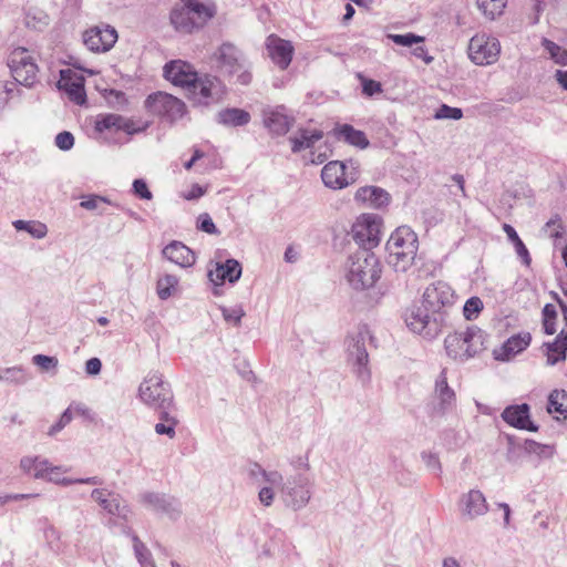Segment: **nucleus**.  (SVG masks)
Segmentation results:
<instances>
[{"instance_id": "1", "label": "nucleus", "mask_w": 567, "mask_h": 567, "mask_svg": "<svg viewBox=\"0 0 567 567\" xmlns=\"http://www.w3.org/2000/svg\"><path fill=\"white\" fill-rule=\"evenodd\" d=\"M163 71L165 79L186 90L188 97L195 104L209 105L221 97L220 81L208 74L199 76L194 66L186 61H169L164 65Z\"/></svg>"}, {"instance_id": "2", "label": "nucleus", "mask_w": 567, "mask_h": 567, "mask_svg": "<svg viewBox=\"0 0 567 567\" xmlns=\"http://www.w3.org/2000/svg\"><path fill=\"white\" fill-rule=\"evenodd\" d=\"M381 272L378 257L372 251L360 250L349 257L346 279L354 290H365L374 286Z\"/></svg>"}, {"instance_id": "3", "label": "nucleus", "mask_w": 567, "mask_h": 567, "mask_svg": "<svg viewBox=\"0 0 567 567\" xmlns=\"http://www.w3.org/2000/svg\"><path fill=\"white\" fill-rule=\"evenodd\" d=\"M417 236L408 226L398 227L386 241L388 262L395 271H406L417 252Z\"/></svg>"}, {"instance_id": "4", "label": "nucleus", "mask_w": 567, "mask_h": 567, "mask_svg": "<svg viewBox=\"0 0 567 567\" xmlns=\"http://www.w3.org/2000/svg\"><path fill=\"white\" fill-rule=\"evenodd\" d=\"M486 333L477 326H471L465 331L446 336L444 347L447 355L456 361H467L486 350Z\"/></svg>"}, {"instance_id": "5", "label": "nucleus", "mask_w": 567, "mask_h": 567, "mask_svg": "<svg viewBox=\"0 0 567 567\" xmlns=\"http://www.w3.org/2000/svg\"><path fill=\"white\" fill-rule=\"evenodd\" d=\"M141 401L155 410H169L173 405L174 395L168 382L158 371L150 372L138 386Z\"/></svg>"}, {"instance_id": "6", "label": "nucleus", "mask_w": 567, "mask_h": 567, "mask_svg": "<svg viewBox=\"0 0 567 567\" xmlns=\"http://www.w3.org/2000/svg\"><path fill=\"white\" fill-rule=\"evenodd\" d=\"M280 497L286 507L297 512L305 508L312 496L313 481L305 473L290 475L280 484Z\"/></svg>"}, {"instance_id": "7", "label": "nucleus", "mask_w": 567, "mask_h": 567, "mask_svg": "<svg viewBox=\"0 0 567 567\" xmlns=\"http://www.w3.org/2000/svg\"><path fill=\"white\" fill-rule=\"evenodd\" d=\"M217 65L224 72L235 75L237 82L247 85L251 81V73L248 71L243 53L231 43H223L214 54Z\"/></svg>"}, {"instance_id": "8", "label": "nucleus", "mask_w": 567, "mask_h": 567, "mask_svg": "<svg viewBox=\"0 0 567 567\" xmlns=\"http://www.w3.org/2000/svg\"><path fill=\"white\" fill-rule=\"evenodd\" d=\"M405 323L411 331L424 338H435L442 329V319L431 312L423 302L420 306H412L405 312Z\"/></svg>"}, {"instance_id": "9", "label": "nucleus", "mask_w": 567, "mask_h": 567, "mask_svg": "<svg viewBox=\"0 0 567 567\" xmlns=\"http://www.w3.org/2000/svg\"><path fill=\"white\" fill-rule=\"evenodd\" d=\"M382 219L375 214L360 215L351 228L353 240L362 250L371 251L381 240Z\"/></svg>"}, {"instance_id": "10", "label": "nucleus", "mask_w": 567, "mask_h": 567, "mask_svg": "<svg viewBox=\"0 0 567 567\" xmlns=\"http://www.w3.org/2000/svg\"><path fill=\"white\" fill-rule=\"evenodd\" d=\"M368 334V331H359L347 341L348 361L351 364L352 372L363 384L368 383L371 378L369 354L365 348Z\"/></svg>"}, {"instance_id": "11", "label": "nucleus", "mask_w": 567, "mask_h": 567, "mask_svg": "<svg viewBox=\"0 0 567 567\" xmlns=\"http://www.w3.org/2000/svg\"><path fill=\"white\" fill-rule=\"evenodd\" d=\"M8 65L17 83L31 86L35 82L38 66L25 48H16L9 55Z\"/></svg>"}, {"instance_id": "12", "label": "nucleus", "mask_w": 567, "mask_h": 567, "mask_svg": "<svg viewBox=\"0 0 567 567\" xmlns=\"http://www.w3.org/2000/svg\"><path fill=\"white\" fill-rule=\"evenodd\" d=\"M499 41L491 35L476 34L470 40L468 56L477 65H489L497 61Z\"/></svg>"}, {"instance_id": "13", "label": "nucleus", "mask_w": 567, "mask_h": 567, "mask_svg": "<svg viewBox=\"0 0 567 567\" xmlns=\"http://www.w3.org/2000/svg\"><path fill=\"white\" fill-rule=\"evenodd\" d=\"M455 404V392L449 386L446 370L443 369L435 380L430 415L432 419H441L450 413Z\"/></svg>"}, {"instance_id": "14", "label": "nucleus", "mask_w": 567, "mask_h": 567, "mask_svg": "<svg viewBox=\"0 0 567 567\" xmlns=\"http://www.w3.org/2000/svg\"><path fill=\"white\" fill-rule=\"evenodd\" d=\"M145 106L151 113L171 122L181 118L185 111V104L179 99L164 92L151 94L145 101Z\"/></svg>"}, {"instance_id": "15", "label": "nucleus", "mask_w": 567, "mask_h": 567, "mask_svg": "<svg viewBox=\"0 0 567 567\" xmlns=\"http://www.w3.org/2000/svg\"><path fill=\"white\" fill-rule=\"evenodd\" d=\"M352 169L348 172V166L343 162L332 161L326 164L321 171V178L324 185L332 189H341L353 184L358 178L357 168L350 162Z\"/></svg>"}, {"instance_id": "16", "label": "nucleus", "mask_w": 567, "mask_h": 567, "mask_svg": "<svg viewBox=\"0 0 567 567\" xmlns=\"http://www.w3.org/2000/svg\"><path fill=\"white\" fill-rule=\"evenodd\" d=\"M455 295L452 288L443 281L426 287L423 293V303L431 309L433 315H436L443 320L442 309L450 307L454 303Z\"/></svg>"}, {"instance_id": "17", "label": "nucleus", "mask_w": 567, "mask_h": 567, "mask_svg": "<svg viewBox=\"0 0 567 567\" xmlns=\"http://www.w3.org/2000/svg\"><path fill=\"white\" fill-rule=\"evenodd\" d=\"M140 501L146 508L169 519L176 520L182 515L181 502L171 495L146 492L141 495Z\"/></svg>"}, {"instance_id": "18", "label": "nucleus", "mask_w": 567, "mask_h": 567, "mask_svg": "<svg viewBox=\"0 0 567 567\" xmlns=\"http://www.w3.org/2000/svg\"><path fill=\"white\" fill-rule=\"evenodd\" d=\"M117 40V32L110 25H99L85 31L84 44L94 52L109 51Z\"/></svg>"}, {"instance_id": "19", "label": "nucleus", "mask_w": 567, "mask_h": 567, "mask_svg": "<svg viewBox=\"0 0 567 567\" xmlns=\"http://www.w3.org/2000/svg\"><path fill=\"white\" fill-rule=\"evenodd\" d=\"M91 497L110 515L128 519L130 508L118 494L105 488H94Z\"/></svg>"}, {"instance_id": "20", "label": "nucleus", "mask_w": 567, "mask_h": 567, "mask_svg": "<svg viewBox=\"0 0 567 567\" xmlns=\"http://www.w3.org/2000/svg\"><path fill=\"white\" fill-rule=\"evenodd\" d=\"M460 511L463 517L472 520L478 516L485 515L488 511V505L481 491L471 489L468 493L462 495Z\"/></svg>"}, {"instance_id": "21", "label": "nucleus", "mask_w": 567, "mask_h": 567, "mask_svg": "<svg viewBox=\"0 0 567 567\" xmlns=\"http://www.w3.org/2000/svg\"><path fill=\"white\" fill-rule=\"evenodd\" d=\"M502 419L513 427L530 432L538 431V426L529 419V406L526 403L507 406L502 412Z\"/></svg>"}, {"instance_id": "22", "label": "nucleus", "mask_w": 567, "mask_h": 567, "mask_svg": "<svg viewBox=\"0 0 567 567\" xmlns=\"http://www.w3.org/2000/svg\"><path fill=\"white\" fill-rule=\"evenodd\" d=\"M241 276V266L236 259H227L225 262H216L214 269L208 270V278L215 286L223 285L226 280L236 282Z\"/></svg>"}, {"instance_id": "23", "label": "nucleus", "mask_w": 567, "mask_h": 567, "mask_svg": "<svg viewBox=\"0 0 567 567\" xmlns=\"http://www.w3.org/2000/svg\"><path fill=\"white\" fill-rule=\"evenodd\" d=\"M69 467L62 465H53L49 463L47 475L43 481L53 483L61 486H70L73 484H87V485H101L102 480L99 476H91L84 478H70L63 477L62 474L68 473Z\"/></svg>"}, {"instance_id": "24", "label": "nucleus", "mask_w": 567, "mask_h": 567, "mask_svg": "<svg viewBox=\"0 0 567 567\" xmlns=\"http://www.w3.org/2000/svg\"><path fill=\"white\" fill-rule=\"evenodd\" d=\"M271 60L281 69L288 68L292 60L293 47L289 41L269 37L267 44Z\"/></svg>"}, {"instance_id": "25", "label": "nucleus", "mask_w": 567, "mask_h": 567, "mask_svg": "<svg viewBox=\"0 0 567 567\" xmlns=\"http://www.w3.org/2000/svg\"><path fill=\"white\" fill-rule=\"evenodd\" d=\"M266 127L276 135H285L291 127L293 118L286 113L284 106H278L265 113Z\"/></svg>"}, {"instance_id": "26", "label": "nucleus", "mask_w": 567, "mask_h": 567, "mask_svg": "<svg viewBox=\"0 0 567 567\" xmlns=\"http://www.w3.org/2000/svg\"><path fill=\"white\" fill-rule=\"evenodd\" d=\"M95 128L99 132L107 130L123 131L127 134H134L140 131L134 126L131 120H127L118 114L100 115L95 122Z\"/></svg>"}, {"instance_id": "27", "label": "nucleus", "mask_w": 567, "mask_h": 567, "mask_svg": "<svg viewBox=\"0 0 567 567\" xmlns=\"http://www.w3.org/2000/svg\"><path fill=\"white\" fill-rule=\"evenodd\" d=\"M66 73H70V71H61V80L59 82L60 89L68 94L72 102L78 105H83L86 101L83 79L81 76L73 79L66 76Z\"/></svg>"}, {"instance_id": "28", "label": "nucleus", "mask_w": 567, "mask_h": 567, "mask_svg": "<svg viewBox=\"0 0 567 567\" xmlns=\"http://www.w3.org/2000/svg\"><path fill=\"white\" fill-rule=\"evenodd\" d=\"M163 255L169 261L181 266L190 267L195 262L194 252L181 241H172L163 249Z\"/></svg>"}, {"instance_id": "29", "label": "nucleus", "mask_w": 567, "mask_h": 567, "mask_svg": "<svg viewBox=\"0 0 567 567\" xmlns=\"http://www.w3.org/2000/svg\"><path fill=\"white\" fill-rule=\"evenodd\" d=\"M50 461L38 455H25L20 460L19 468L35 480H44Z\"/></svg>"}, {"instance_id": "30", "label": "nucleus", "mask_w": 567, "mask_h": 567, "mask_svg": "<svg viewBox=\"0 0 567 567\" xmlns=\"http://www.w3.org/2000/svg\"><path fill=\"white\" fill-rule=\"evenodd\" d=\"M355 199L358 202L368 203L374 208H381L389 204L390 196L384 189L380 187L365 186L357 190Z\"/></svg>"}, {"instance_id": "31", "label": "nucleus", "mask_w": 567, "mask_h": 567, "mask_svg": "<svg viewBox=\"0 0 567 567\" xmlns=\"http://www.w3.org/2000/svg\"><path fill=\"white\" fill-rule=\"evenodd\" d=\"M171 22L177 31L184 33H190L194 29L200 28L185 3L171 12Z\"/></svg>"}, {"instance_id": "32", "label": "nucleus", "mask_w": 567, "mask_h": 567, "mask_svg": "<svg viewBox=\"0 0 567 567\" xmlns=\"http://www.w3.org/2000/svg\"><path fill=\"white\" fill-rule=\"evenodd\" d=\"M334 134L338 138L343 140L348 144L364 150L369 146V140L364 132L355 130L350 124L338 125L334 128Z\"/></svg>"}, {"instance_id": "33", "label": "nucleus", "mask_w": 567, "mask_h": 567, "mask_svg": "<svg viewBox=\"0 0 567 567\" xmlns=\"http://www.w3.org/2000/svg\"><path fill=\"white\" fill-rule=\"evenodd\" d=\"M546 349L547 364L554 365L566 359L567 352V333L560 331L553 342L544 343Z\"/></svg>"}, {"instance_id": "34", "label": "nucleus", "mask_w": 567, "mask_h": 567, "mask_svg": "<svg viewBox=\"0 0 567 567\" xmlns=\"http://www.w3.org/2000/svg\"><path fill=\"white\" fill-rule=\"evenodd\" d=\"M250 114L241 109L230 107L217 113V122L224 126H244L250 122Z\"/></svg>"}, {"instance_id": "35", "label": "nucleus", "mask_w": 567, "mask_h": 567, "mask_svg": "<svg viewBox=\"0 0 567 567\" xmlns=\"http://www.w3.org/2000/svg\"><path fill=\"white\" fill-rule=\"evenodd\" d=\"M195 20L202 27L206 21L212 19L215 14V6L210 0H182Z\"/></svg>"}, {"instance_id": "36", "label": "nucleus", "mask_w": 567, "mask_h": 567, "mask_svg": "<svg viewBox=\"0 0 567 567\" xmlns=\"http://www.w3.org/2000/svg\"><path fill=\"white\" fill-rule=\"evenodd\" d=\"M532 337L528 332L518 333L512 336L504 344H503V354L497 357L501 360H509L513 355L525 350L530 343Z\"/></svg>"}, {"instance_id": "37", "label": "nucleus", "mask_w": 567, "mask_h": 567, "mask_svg": "<svg viewBox=\"0 0 567 567\" xmlns=\"http://www.w3.org/2000/svg\"><path fill=\"white\" fill-rule=\"evenodd\" d=\"M322 137L323 133L320 130L310 131L307 128H301L298 131V135L289 138L292 144L291 150L293 153H298L302 150L310 148Z\"/></svg>"}, {"instance_id": "38", "label": "nucleus", "mask_w": 567, "mask_h": 567, "mask_svg": "<svg viewBox=\"0 0 567 567\" xmlns=\"http://www.w3.org/2000/svg\"><path fill=\"white\" fill-rule=\"evenodd\" d=\"M132 538L133 550L135 558L137 559L141 567H156L151 550L146 545L138 538V536L128 529L125 532Z\"/></svg>"}, {"instance_id": "39", "label": "nucleus", "mask_w": 567, "mask_h": 567, "mask_svg": "<svg viewBox=\"0 0 567 567\" xmlns=\"http://www.w3.org/2000/svg\"><path fill=\"white\" fill-rule=\"evenodd\" d=\"M503 230L505 231V234L507 235L508 239L514 245L515 251H516L517 256L520 258L522 262L525 266H529L530 261H532V258L529 256L528 249L526 248L525 244L519 238V236L516 233V230L514 229V227H512L508 224H504L503 225Z\"/></svg>"}, {"instance_id": "40", "label": "nucleus", "mask_w": 567, "mask_h": 567, "mask_svg": "<svg viewBox=\"0 0 567 567\" xmlns=\"http://www.w3.org/2000/svg\"><path fill=\"white\" fill-rule=\"evenodd\" d=\"M12 225L17 230H19V231L24 230V231L29 233L33 238H37V239L44 238L48 234L47 225L41 221H35V220L27 221V220L18 219V220H14L12 223Z\"/></svg>"}, {"instance_id": "41", "label": "nucleus", "mask_w": 567, "mask_h": 567, "mask_svg": "<svg viewBox=\"0 0 567 567\" xmlns=\"http://www.w3.org/2000/svg\"><path fill=\"white\" fill-rule=\"evenodd\" d=\"M162 423H157L155 425V432L159 435H167L169 439H173L176 434L175 427L177 425V420L175 416L169 414V410H162L159 414Z\"/></svg>"}, {"instance_id": "42", "label": "nucleus", "mask_w": 567, "mask_h": 567, "mask_svg": "<svg viewBox=\"0 0 567 567\" xmlns=\"http://www.w3.org/2000/svg\"><path fill=\"white\" fill-rule=\"evenodd\" d=\"M547 411L549 413H567V392L564 390H554L548 396Z\"/></svg>"}, {"instance_id": "43", "label": "nucleus", "mask_w": 567, "mask_h": 567, "mask_svg": "<svg viewBox=\"0 0 567 567\" xmlns=\"http://www.w3.org/2000/svg\"><path fill=\"white\" fill-rule=\"evenodd\" d=\"M543 48L548 52L549 58L559 65L567 66V50L555 43L554 41L544 38L542 40Z\"/></svg>"}, {"instance_id": "44", "label": "nucleus", "mask_w": 567, "mask_h": 567, "mask_svg": "<svg viewBox=\"0 0 567 567\" xmlns=\"http://www.w3.org/2000/svg\"><path fill=\"white\" fill-rule=\"evenodd\" d=\"M178 285V278L175 275H164L157 280V295L159 299H168Z\"/></svg>"}, {"instance_id": "45", "label": "nucleus", "mask_w": 567, "mask_h": 567, "mask_svg": "<svg viewBox=\"0 0 567 567\" xmlns=\"http://www.w3.org/2000/svg\"><path fill=\"white\" fill-rule=\"evenodd\" d=\"M249 475L254 478H257L260 475L264 481L271 486H279L282 482V475L278 471L267 472L257 463L250 466Z\"/></svg>"}, {"instance_id": "46", "label": "nucleus", "mask_w": 567, "mask_h": 567, "mask_svg": "<svg viewBox=\"0 0 567 567\" xmlns=\"http://www.w3.org/2000/svg\"><path fill=\"white\" fill-rule=\"evenodd\" d=\"M477 6L486 17L494 19L502 14L506 0H477Z\"/></svg>"}, {"instance_id": "47", "label": "nucleus", "mask_w": 567, "mask_h": 567, "mask_svg": "<svg viewBox=\"0 0 567 567\" xmlns=\"http://www.w3.org/2000/svg\"><path fill=\"white\" fill-rule=\"evenodd\" d=\"M557 311L554 305L547 303L543 309V326L546 334L556 332Z\"/></svg>"}, {"instance_id": "48", "label": "nucleus", "mask_w": 567, "mask_h": 567, "mask_svg": "<svg viewBox=\"0 0 567 567\" xmlns=\"http://www.w3.org/2000/svg\"><path fill=\"white\" fill-rule=\"evenodd\" d=\"M0 380L10 381L14 383H25L29 380V375L25 370L21 367H13L3 370L0 373Z\"/></svg>"}, {"instance_id": "49", "label": "nucleus", "mask_w": 567, "mask_h": 567, "mask_svg": "<svg viewBox=\"0 0 567 567\" xmlns=\"http://www.w3.org/2000/svg\"><path fill=\"white\" fill-rule=\"evenodd\" d=\"M388 38L398 45L409 48L412 47L413 44L422 43L425 40L424 37L417 35L412 32L405 34H388Z\"/></svg>"}, {"instance_id": "50", "label": "nucleus", "mask_w": 567, "mask_h": 567, "mask_svg": "<svg viewBox=\"0 0 567 567\" xmlns=\"http://www.w3.org/2000/svg\"><path fill=\"white\" fill-rule=\"evenodd\" d=\"M32 362L42 372L55 371L59 364V360L55 357H50L45 354L33 355Z\"/></svg>"}, {"instance_id": "51", "label": "nucleus", "mask_w": 567, "mask_h": 567, "mask_svg": "<svg viewBox=\"0 0 567 567\" xmlns=\"http://www.w3.org/2000/svg\"><path fill=\"white\" fill-rule=\"evenodd\" d=\"M483 309V301L478 297H471L463 307L464 317L474 320Z\"/></svg>"}, {"instance_id": "52", "label": "nucleus", "mask_w": 567, "mask_h": 567, "mask_svg": "<svg viewBox=\"0 0 567 567\" xmlns=\"http://www.w3.org/2000/svg\"><path fill=\"white\" fill-rule=\"evenodd\" d=\"M463 111L458 107H452L447 104H442L434 114L436 120H461Z\"/></svg>"}, {"instance_id": "53", "label": "nucleus", "mask_w": 567, "mask_h": 567, "mask_svg": "<svg viewBox=\"0 0 567 567\" xmlns=\"http://www.w3.org/2000/svg\"><path fill=\"white\" fill-rule=\"evenodd\" d=\"M102 204H112V202L100 195L83 196L80 206L87 210H100Z\"/></svg>"}, {"instance_id": "54", "label": "nucleus", "mask_w": 567, "mask_h": 567, "mask_svg": "<svg viewBox=\"0 0 567 567\" xmlns=\"http://www.w3.org/2000/svg\"><path fill=\"white\" fill-rule=\"evenodd\" d=\"M220 310L225 321L235 326H239L241 318L245 316V311L240 306L234 308L221 307Z\"/></svg>"}, {"instance_id": "55", "label": "nucleus", "mask_w": 567, "mask_h": 567, "mask_svg": "<svg viewBox=\"0 0 567 567\" xmlns=\"http://www.w3.org/2000/svg\"><path fill=\"white\" fill-rule=\"evenodd\" d=\"M359 79L362 84V93L367 96H373L374 94H379L382 92V85L380 82L367 79L363 75L359 74Z\"/></svg>"}, {"instance_id": "56", "label": "nucleus", "mask_w": 567, "mask_h": 567, "mask_svg": "<svg viewBox=\"0 0 567 567\" xmlns=\"http://www.w3.org/2000/svg\"><path fill=\"white\" fill-rule=\"evenodd\" d=\"M72 421V412L71 408H68L60 416L59 421L53 424L49 431L48 435L54 436L58 434L62 429H64L70 422Z\"/></svg>"}, {"instance_id": "57", "label": "nucleus", "mask_w": 567, "mask_h": 567, "mask_svg": "<svg viewBox=\"0 0 567 567\" xmlns=\"http://www.w3.org/2000/svg\"><path fill=\"white\" fill-rule=\"evenodd\" d=\"M421 457L429 471L434 474L441 473V463L436 454L431 452H422Z\"/></svg>"}, {"instance_id": "58", "label": "nucleus", "mask_w": 567, "mask_h": 567, "mask_svg": "<svg viewBox=\"0 0 567 567\" xmlns=\"http://www.w3.org/2000/svg\"><path fill=\"white\" fill-rule=\"evenodd\" d=\"M133 193L141 199L151 200L153 198L152 192L148 189L146 182L137 178L133 182Z\"/></svg>"}, {"instance_id": "59", "label": "nucleus", "mask_w": 567, "mask_h": 567, "mask_svg": "<svg viewBox=\"0 0 567 567\" xmlns=\"http://www.w3.org/2000/svg\"><path fill=\"white\" fill-rule=\"evenodd\" d=\"M197 227L204 231V233H207V234H217L218 230L212 219V217L209 216V214L207 213H203L198 216V219H197Z\"/></svg>"}, {"instance_id": "60", "label": "nucleus", "mask_w": 567, "mask_h": 567, "mask_svg": "<svg viewBox=\"0 0 567 567\" xmlns=\"http://www.w3.org/2000/svg\"><path fill=\"white\" fill-rule=\"evenodd\" d=\"M55 145L62 151H69L74 145V137L70 132H61L55 136Z\"/></svg>"}, {"instance_id": "61", "label": "nucleus", "mask_w": 567, "mask_h": 567, "mask_svg": "<svg viewBox=\"0 0 567 567\" xmlns=\"http://www.w3.org/2000/svg\"><path fill=\"white\" fill-rule=\"evenodd\" d=\"M14 86L16 84L11 82H0V111L11 99Z\"/></svg>"}, {"instance_id": "62", "label": "nucleus", "mask_w": 567, "mask_h": 567, "mask_svg": "<svg viewBox=\"0 0 567 567\" xmlns=\"http://www.w3.org/2000/svg\"><path fill=\"white\" fill-rule=\"evenodd\" d=\"M259 502L265 506H270L275 499V493L271 487L265 486L258 493Z\"/></svg>"}, {"instance_id": "63", "label": "nucleus", "mask_w": 567, "mask_h": 567, "mask_svg": "<svg viewBox=\"0 0 567 567\" xmlns=\"http://www.w3.org/2000/svg\"><path fill=\"white\" fill-rule=\"evenodd\" d=\"M102 362L99 358H91L85 363V372L90 375H96L101 372Z\"/></svg>"}, {"instance_id": "64", "label": "nucleus", "mask_w": 567, "mask_h": 567, "mask_svg": "<svg viewBox=\"0 0 567 567\" xmlns=\"http://www.w3.org/2000/svg\"><path fill=\"white\" fill-rule=\"evenodd\" d=\"M412 54L415 58L423 60L426 64H430L433 61V56L429 55L426 49L422 45L415 47Z\"/></svg>"}]
</instances>
